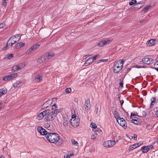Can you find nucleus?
Listing matches in <instances>:
<instances>
[{"label":"nucleus","instance_id":"f257e3e1","mask_svg":"<svg viewBox=\"0 0 158 158\" xmlns=\"http://www.w3.org/2000/svg\"><path fill=\"white\" fill-rule=\"evenodd\" d=\"M46 137L49 142L55 144L57 143L59 139L58 134L54 133L48 132L46 135Z\"/></svg>","mask_w":158,"mask_h":158},{"label":"nucleus","instance_id":"f03ea898","mask_svg":"<svg viewBox=\"0 0 158 158\" xmlns=\"http://www.w3.org/2000/svg\"><path fill=\"white\" fill-rule=\"evenodd\" d=\"M124 62L122 60L114 62L113 67V71L114 73H117L120 72L123 68Z\"/></svg>","mask_w":158,"mask_h":158},{"label":"nucleus","instance_id":"7ed1b4c3","mask_svg":"<svg viewBox=\"0 0 158 158\" xmlns=\"http://www.w3.org/2000/svg\"><path fill=\"white\" fill-rule=\"evenodd\" d=\"M80 120L78 118L76 119L75 116L73 115L72 118L70 120V124L74 127H78L79 125Z\"/></svg>","mask_w":158,"mask_h":158},{"label":"nucleus","instance_id":"20e7f679","mask_svg":"<svg viewBox=\"0 0 158 158\" xmlns=\"http://www.w3.org/2000/svg\"><path fill=\"white\" fill-rule=\"evenodd\" d=\"M16 42V40H14V37H11L8 40V43H7L6 46L3 48L2 49L3 50H6L9 48V46H11L12 45L15 43Z\"/></svg>","mask_w":158,"mask_h":158},{"label":"nucleus","instance_id":"39448f33","mask_svg":"<svg viewBox=\"0 0 158 158\" xmlns=\"http://www.w3.org/2000/svg\"><path fill=\"white\" fill-rule=\"evenodd\" d=\"M116 143L115 141L107 140L103 143V145L107 148H110L113 146Z\"/></svg>","mask_w":158,"mask_h":158},{"label":"nucleus","instance_id":"423d86ee","mask_svg":"<svg viewBox=\"0 0 158 158\" xmlns=\"http://www.w3.org/2000/svg\"><path fill=\"white\" fill-rule=\"evenodd\" d=\"M49 113V110H45L38 115L36 117V119L39 120H41L42 119L44 116Z\"/></svg>","mask_w":158,"mask_h":158},{"label":"nucleus","instance_id":"0eeeda50","mask_svg":"<svg viewBox=\"0 0 158 158\" xmlns=\"http://www.w3.org/2000/svg\"><path fill=\"white\" fill-rule=\"evenodd\" d=\"M24 64H20L18 65L14 66L12 67L11 71L15 72L18 71L20 69H23L24 67Z\"/></svg>","mask_w":158,"mask_h":158},{"label":"nucleus","instance_id":"6e6552de","mask_svg":"<svg viewBox=\"0 0 158 158\" xmlns=\"http://www.w3.org/2000/svg\"><path fill=\"white\" fill-rule=\"evenodd\" d=\"M55 117V116L54 115V114L53 113H52V112L51 111L45 118L44 119L46 122L52 121L54 119L53 118Z\"/></svg>","mask_w":158,"mask_h":158},{"label":"nucleus","instance_id":"1a4fd4ad","mask_svg":"<svg viewBox=\"0 0 158 158\" xmlns=\"http://www.w3.org/2000/svg\"><path fill=\"white\" fill-rule=\"evenodd\" d=\"M153 148V146L150 145L147 146H143L141 148V150L143 153H146L149 150Z\"/></svg>","mask_w":158,"mask_h":158},{"label":"nucleus","instance_id":"9d476101","mask_svg":"<svg viewBox=\"0 0 158 158\" xmlns=\"http://www.w3.org/2000/svg\"><path fill=\"white\" fill-rule=\"evenodd\" d=\"M118 120H117V122L122 127L125 128L127 127L126 125V123L125 120L123 118H119Z\"/></svg>","mask_w":158,"mask_h":158},{"label":"nucleus","instance_id":"9b49d317","mask_svg":"<svg viewBox=\"0 0 158 158\" xmlns=\"http://www.w3.org/2000/svg\"><path fill=\"white\" fill-rule=\"evenodd\" d=\"M37 130L40 135H45L46 137V135L48 133V132L42 127H37Z\"/></svg>","mask_w":158,"mask_h":158},{"label":"nucleus","instance_id":"f8f14e48","mask_svg":"<svg viewBox=\"0 0 158 158\" xmlns=\"http://www.w3.org/2000/svg\"><path fill=\"white\" fill-rule=\"evenodd\" d=\"M153 60L152 59L147 57L144 58L142 59L143 62L147 64H150L152 63Z\"/></svg>","mask_w":158,"mask_h":158},{"label":"nucleus","instance_id":"ddd939ff","mask_svg":"<svg viewBox=\"0 0 158 158\" xmlns=\"http://www.w3.org/2000/svg\"><path fill=\"white\" fill-rule=\"evenodd\" d=\"M54 53L53 52H50L45 55H43L46 61L52 58L54 56Z\"/></svg>","mask_w":158,"mask_h":158},{"label":"nucleus","instance_id":"4468645a","mask_svg":"<svg viewBox=\"0 0 158 158\" xmlns=\"http://www.w3.org/2000/svg\"><path fill=\"white\" fill-rule=\"evenodd\" d=\"M85 110L88 112L90 108V101L89 99H87L86 100L85 104Z\"/></svg>","mask_w":158,"mask_h":158},{"label":"nucleus","instance_id":"2eb2a0df","mask_svg":"<svg viewBox=\"0 0 158 158\" xmlns=\"http://www.w3.org/2000/svg\"><path fill=\"white\" fill-rule=\"evenodd\" d=\"M110 42V40H102L98 44V45L99 47H102L108 43H109Z\"/></svg>","mask_w":158,"mask_h":158},{"label":"nucleus","instance_id":"dca6fc26","mask_svg":"<svg viewBox=\"0 0 158 158\" xmlns=\"http://www.w3.org/2000/svg\"><path fill=\"white\" fill-rule=\"evenodd\" d=\"M52 103V101L50 100H48L46 102H45L43 105L42 108H47Z\"/></svg>","mask_w":158,"mask_h":158},{"label":"nucleus","instance_id":"f3484780","mask_svg":"<svg viewBox=\"0 0 158 158\" xmlns=\"http://www.w3.org/2000/svg\"><path fill=\"white\" fill-rule=\"evenodd\" d=\"M156 40L151 39L148 41L146 43L147 45L148 46H151L155 45L156 43Z\"/></svg>","mask_w":158,"mask_h":158},{"label":"nucleus","instance_id":"a211bd4d","mask_svg":"<svg viewBox=\"0 0 158 158\" xmlns=\"http://www.w3.org/2000/svg\"><path fill=\"white\" fill-rule=\"evenodd\" d=\"M141 144V143H135L133 145H132L131 146H130L129 148V151H132L134 149L136 148L137 147L139 146Z\"/></svg>","mask_w":158,"mask_h":158},{"label":"nucleus","instance_id":"6ab92c4d","mask_svg":"<svg viewBox=\"0 0 158 158\" xmlns=\"http://www.w3.org/2000/svg\"><path fill=\"white\" fill-rule=\"evenodd\" d=\"M22 82L21 81H17L14 84L13 87L15 88H19L22 86Z\"/></svg>","mask_w":158,"mask_h":158},{"label":"nucleus","instance_id":"aec40b11","mask_svg":"<svg viewBox=\"0 0 158 158\" xmlns=\"http://www.w3.org/2000/svg\"><path fill=\"white\" fill-rule=\"evenodd\" d=\"M25 44L23 42H19L15 45V48L16 49H19L24 46Z\"/></svg>","mask_w":158,"mask_h":158},{"label":"nucleus","instance_id":"412c9836","mask_svg":"<svg viewBox=\"0 0 158 158\" xmlns=\"http://www.w3.org/2000/svg\"><path fill=\"white\" fill-rule=\"evenodd\" d=\"M93 60L91 57L89 58L85 62L84 65L85 66H87L89 65L90 64L93 62Z\"/></svg>","mask_w":158,"mask_h":158},{"label":"nucleus","instance_id":"4be33fe9","mask_svg":"<svg viewBox=\"0 0 158 158\" xmlns=\"http://www.w3.org/2000/svg\"><path fill=\"white\" fill-rule=\"evenodd\" d=\"M7 89L4 88L0 90V97H1L3 95L5 94L7 92Z\"/></svg>","mask_w":158,"mask_h":158},{"label":"nucleus","instance_id":"5701e85b","mask_svg":"<svg viewBox=\"0 0 158 158\" xmlns=\"http://www.w3.org/2000/svg\"><path fill=\"white\" fill-rule=\"evenodd\" d=\"M42 77L40 75H37L35 77V79L36 82H40L42 80Z\"/></svg>","mask_w":158,"mask_h":158},{"label":"nucleus","instance_id":"b1692460","mask_svg":"<svg viewBox=\"0 0 158 158\" xmlns=\"http://www.w3.org/2000/svg\"><path fill=\"white\" fill-rule=\"evenodd\" d=\"M9 76L10 80H11L16 77L18 76V74L16 73L9 75Z\"/></svg>","mask_w":158,"mask_h":158},{"label":"nucleus","instance_id":"393cba45","mask_svg":"<svg viewBox=\"0 0 158 158\" xmlns=\"http://www.w3.org/2000/svg\"><path fill=\"white\" fill-rule=\"evenodd\" d=\"M131 122L136 124H139L140 121L137 118H135V119H133L131 120Z\"/></svg>","mask_w":158,"mask_h":158},{"label":"nucleus","instance_id":"a878e982","mask_svg":"<svg viewBox=\"0 0 158 158\" xmlns=\"http://www.w3.org/2000/svg\"><path fill=\"white\" fill-rule=\"evenodd\" d=\"M45 58L44 57V55H42L41 58H39L38 60V62L39 63H41L43 62L46 61L45 59Z\"/></svg>","mask_w":158,"mask_h":158},{"label":"nucleus","instance_id":"bb28decb","mask_svg":"<svg viewBox=\"0 0 158 158\" xmlns=\"http://www.w3.org/2000/svg\"><path fill=\"white\" fill-rule=\"evenodd\" d=\"M61 111V109H55L54 110L52 111V113L55 116L57 114V113L60 112Z\"/></svg>","mask_w":158,"mask_h":158},{"label":"nucleus","instance_id":"cd10ccee","mask_svg":"<svg viewBox=\"0 0 158 158\" xmlns=\"http://www.w3.org/2000/svg\"><path fill=\"white\" fill-rule=\"evenodd\" d=\"M63 125L64 126L66 127L67 126L68 124V120L66 118H63Z\"/></svg>","mask_w":158,"mask_h":158},{"label":"nucleus","instance_id":"c85d7f7f","mask_svg":"<svg viewBox=\"0 0 158 158\" xmlns=\"http://www.w3.org/2000/svg\"><path fill=\"white\" fill-rule=\"evenodd\" d=\"M40 46V45L39 44H36L35 45L33 46H32L31 48L32 50H35L36 49H37Z\"/></svg>","mask_w":158,"mask_h":158},{"label":"nucleus","instance_id":"c756f323","mask_svg":"<svg viewBox=\"0 0 158 158\" xmlns=\"http://www.w3.org/2000/svg\"><path fill=\"white\" fill-rule=\"evenodd\" d=\"M2 80L5 81H9L10 80L9 75L3 77L2 79Z\"/></svg>","mask_w":158,"mask_h":158},{"label":"nucleus","instance_id":"7c9ffc66","mask_svg":"<svg viewBox=\"0 0 158 158\" xmlns=\"http://www.w3.org/2000/svg\"><path fill=\"white\" fill-rule=\"evenodd\" d=\"M115 117V118L116 119L117 121V120H118L119 118H120L119 116V113L118 112H115V113H113Z\"/></svg>","mask_w":158,"mask_h":158},{"label":"nucleus","instance_id":"2f4dec72","mask_svg":"<svg viewBox=\"0 0 158 158\" xmlns=\"http://www.w3.org/2000/svg\"><path fill=\"white\" fill-rule=\"evenodd\" d=\"M156 98H153L151 99V106L154 105L156 102Z\"/></svg>","mask_w":158,"mask_h":158},{"label":"nucleus","instance_id":"473e14b6","mask_svg":"<svg viewBox=\"0 0 158 158\" xmlns=\"http://www.w3.org/2000/svg\"><path fill=\"white\" fill-rule=\"evenodd\" d=\"M32 51V50L30 48L29 49H28L25 52V54L26 55H28L29 54H30L31 52Z\"/></svg>","mask_w":158,"mask_h":158},{"label":"nucleus","instance_id":"72a5a7b5","mask_svg":"<svg viewBox=\"0 0 158 158\" xmlns=\"http://www.w3.org/2000/svg\"><path fill=\"white\" fill-rule=\"evenodd\" d=\"M97 135L98 134L97 133H95L93 134L91 136V139H95L97 137Z\"/></svg>","mask_w":158,"mask_h":158},{"label":"nucleus","instance_id":"f704fd0d","mask_svg":"<svg viewBox=\"0 0 158 158\" xmlns=\"http://www.w3.org/2000/svg\"><path fill=\"white\" fill-rule=\"evenodd\" d=\"M72 144L75 146H77L78 145V143L74 139H72L71 140Z\"/></svg>","mask_w":158,"mask_h":158},{"label":"nucleus","instance_id":"c9c22d12","mask_svg":"<svg viewBox=\"0 0 158 158\" xmlns=\"http://www.w3.org/2000/svg\"><path fill=\"white\" fill-rule=\"evenodd\" d=\"M13 57V55L12 54H10L9 55H6V58L8 59H10L12 58Z\"/></svg>","mask_w":158,"mask_h":158},{"label":"nucleus","instance_id":"e433bc0d","mask_svg":"<svg viewBox=\"0 0 158 158\" xmlns=\"http://www.w3.org/2000/svg\"><path fill=\"white\" fill-rule=\"evenodd\" d=\"M136 3V0H132L131 2L129 3V5L130 6H132L134 4H135Z\"/></svg>","mask_w":158,"mask_h":158},{"label":"nucleus","instance_id":"4c0bfd02","mask_svg":"<svg viewBox=\"0 0 158 158\" xmlns=\"http://www.w3.org/2000/svg\"><path fill=\"white\" fill-rule=\"evenodd\" d=\"M151 7L150 5H148L147 6H145L143 9V11L144 12L146 11Z\"/></svg>","mask_w":158,"mask_h":158},{"label":"nucleus","instance_id":"58836bf2","mask_svg":"<svg viewBox=\"0 0 158 158\" xmlns=\"http://www.w3.org/2000/svg\"><path fill=\"white\" fill-rule=\"evenodd\" d=\"M90 126L93 128H95L97 127L96 124L92 123H91Z\"/></svg>","mask_w":158,"mask_h":158},{"label":"nucleus","instance_id":"ea45409f","mask_svg":"<svg viewBox=\"0 0 158 158\" xmlns=\"http://www.w3.org/2000/svg\"><path fill=\"white\" fill-rule=\"evenodd\" d=\"M8 1V0H2V5L3 6H6Z\"/></svg>","mask_w":158,"mask_h":158},{"label":"nucleus","instance_id":"a19ab883","mask_svg":"<svg viewBox=\"0 0 158 158\" xmlns=\"http://www.w3.org/2000/svg\"><path fill=\"white\" fill-rule=\"evenodd\" d=\"M67 93H69L71 92V89L70 88H67L65 90Z\"/></svg>","mask_w":158,"mask_h":158},{"label":"nucleus","instance_id":"79ce46f5","mask_svg":"<svg viewBox=\"0 0 158 158\" xmlns=\"http://www.w3.org/2000/svg\"><path fill=\"white\" fill-rule=\"evenodd\" d=\"M21 36V35L19 34L16 35H14L13 37H14V38H19V40L20 39Z\"/></svg>","mask_w":158,"mask_h":158},{"label":"nucleus","instance_id":"37998d69","mask_svg":"<svg viewBox=\"0 0 158 158\" xmlns=\"http://www.w3.org/2000/svg\"><path fill=\"white\" fill-rule=\"evenodd\" d=\"M99 56V55L98 54L96 55H95L94 56L91 58V59H92V60L93 61L94 60H95L96 59V58Z\"/></svg>","mask_w":158,"mask_h":158},{"label":"nucleus","instance_id":"c03bdc74","mask_svg":"<svg viewBox=\"0 0 158 158\" xmlns=\"http://www.w3.org/2000/svg\"><path fill=\"white\" fill-rule=\"evenodd\" d=\"M112 112H113V114L115 113V112H116V109L115 107H113L112 108Z\"/></svg>","mask_w":158,"mask_h":158},{"label":"nucleus","instance_id":"a18cd8bd","mask_svg":"<svg viewBox=\"0 0 158 158\" xmlns=\"http://www.w3.org/2000/svg\"><path fill=\"white\" fill-rule=\"evenodd\" d=\"M108 59H101L100 60V62H106L108 61Z\"/></svg>","mask_w":158,"mask_h":158},{"label":"nucleus","instance_id":"49530a36","mask_svg":"<svg viewBox=\"0 0 158 158\" xmlns=\"http://www.w3.org/2000/svg\"><path fill=\"white\" fill-rule=\"evenodd\" d=\"M137 135L136 134H134L132 137V138L134 140H136L137 139Z\"/></svg>","mask_w":158,"mask_h":158},{"label":"nucleus","instance_id":"de8ad7c7","mask_svg":"<svg viewBox=\"0 0 158 158\" xmlns=\"http://www.w3.org/2000/svg\"><path fill=\"white\" fill-rule=\"evenodd\" d=\"M135 67L137 68H144L145 67L144 66H143L141 65H137L135 66Z\"/></svg>","mask_w":158,"mask_h":158},{"label":"nucleus","instance_id":"09e8293b","mask_svg":"<svg viewBox=\"0 0 158 158\" xmlns=\"http://www.w3.org/2000/svg\"><path fill=\"white\" fill-rule=\"evenodd\" d=\"M91 55H85V56H83V59H85L87 57H89V56H90Z\"/></svg>","mask_w":158,"mask_h":158},{"label":"nucleus","instance_id":"8fccbe9b","mask_svg":"<svg viewBox=\"0 0 158 158\" xmlns=\"http://www.w3.org/2000/svg\"><path fill=\"white\" fill-rule=\"evenodd\" d=\"M5 25V23H2L0 24V28H2L4 27Z\"/></svg>","mask_w":158,"mask_h":158},{"label":"nucleus","instance_id":"3c124183","mask_svg":"<svg viewBox=\"0 0 158 158\" xmlns=\"http://www.w3.org/2000/svg\"><path fill=\"white\" fill-rule=\"evenodd\" d=\"M70 157L69 156V153H68L67 155H66L64 156V158H69Z\"/></svg>","mask_w":158,"mask_h":158},{"label":"nucleus","instance_id":"603ef678","mask_svg":"<svg viewBox=\"0 0 158 158\" xmlns=\"http://www.w3.org/2000/svg\"><path fill=\"white\" fill-rule=\"evenodd\" d=\"M74 101L76 102H78V99L77 98H74Z\"/></svg>","mask_w":158,"mask_h":158},{"label":"nucleus","instance_id":"864d4df0","mask_svg":"<svg viewBox=\"0 0 158 158\" xmlns=\"http://www.w3.org/2000/svg\"><path fill=\"white\" fill-rule=\"evenodd\" d=\"M119 85L122 88L123 87V84L122 82H120L119 83Z\"/></svg>","mask_w":158,"mask_h":158},{"label":"nucleus","instance_id":"5fc2aeb1","mask_svg":"<svg viewBox=\"0 0 158 158\" xmlns=\"http://www.w3.org/2000/svg\"><path fill=\"white\" fill-rule=\"evenodd\" d=\"M52 107H55V108H57V106L56 104H54L52 106Z\"/></svg>","mask_w":158,"mask_h":158},{"label":"nucleus","instance_id":"6e6d98bb","mask_svg":"<svg viewBox=\"0 0 158 158\" xmlns=\"http://www.w3.org/2000/svg\"><path fill=\"white\" fill-rule=\"evenodd\" d=\"M56 100V98H53L51 100L52 101V102H54Z\"/></svg>","mask_w":158,"mask_h":158},{"label":"nucleus","instance_id":"4d7b16f0","mask_svg":"<svg viewBox=\"0 0 158 158\" xmlns=\"http://www.w3.org/2000/svg\"><path fill=\"white\" fill-rule=\"evenodd\" d=\"M45 126L48 127L50 126V125L49 123H47L45 124Z\"/></svg>","mask_w":158,"mask_h":158},{"label":"nucleus","instance_id":"13d9d810","mask_svg":"<svg viewBox=\"0 0 158 158\" xmlns=\"http://www.w3.org/2000/svg\"><path fill=\"white\" fill-rule=\"evenodd\" d=\"M120 104L122 106L124 103V101L123 100H121L120 102Z\"/></svg>","mask_w":158,"mask_h":158},{"label":"nucleus","instance_id":"bf43d9fd","mask_svg":"<svg viewBox=\"0 0 158 158\" xmlns=\"http://www.w3.org/2000/svg\"><path fill=\"white\" fill-rule=\"evenodd\" d=\"M154 65H158V60L155 63Z\"/></svg>","mask_w":158,"mask_h":158},{"label":"nucleus","instance_id":"052dcab7","mask_svg":"<svg viewBox=\"0 0 158 158\" xmlns=\"http://www.w3.org/2000/svg\"><path fill=\"white\" fill-rule=\"evenodd\" d=\"M69 156L70 157L72 156L73 155V153H70V152H69Z\"/></svg>","mask_w":158,"mask_h":158},{"label":"nucleus","instance_id":"680f3d73","mask_svg":"<svg viewBox=\"0 0 158 158\" xmlns=\"http://www.w3.org/2000/svg\"><path fill=\"white\" fill-rule=\"evenodd\" d=\"M135 114H134L133 113H131V116H135Z\"/></svg>","mask_w":158,"mask_h":158},{"label":"nucleus","instance_id":"e2e57ef3","mask_svg":"<svg viewBox=\"0 0 158 158\" xmlns=\"http://www.w3.org/2000/svg\"><path fill=\"white\" fill-rule=\"evenodd\" d=\"M156 115L158 117V110L156 112Z\"/></svg>","mask_w":158,"mask_h":158},{"label":"nucleus","instance_id":"0e129e2a","mask_svg":"<svg viewBox=\"0 0 158 158\" xmlns=\"http://www.w3.org/2000/svg\"><path fill=\"white\" fill-rule=\"evenodd\" d=\"M56 109V108H55V107H52V111H53L55 109Z\"/></svg>","mask_w":158,"mask_h":158},{"label":"nucleus","instance_id":"69168bd1","mask_svg":"<svg viewBox=\"0 0 158 158\" xmlns=\"http://www.w3.org/2000/svg\"><path fill=\"white\" fill-rule=\"evenodd\" d=\"M97 131H102L101 130V129H100L99 128H98L97 129Z\"/></svg>","mask_w":158,"mask_h":158},{"label":"nucleus","instance_id":"338daca9","mask_svg":"<svg viewBox=\"0 0 158 158\" xmlns=\"http://www.w3.org/2000/svg\"><path fill=\"white\" fill-rule=\"evenodd\" d=\"M155 69L157 71H158V68H155Z\"/></svg>","mask_w":158,"mask_h":158},{"label":"nucleus","instance_id":"774afa93","mask_svg":"<svg viewBox=\"0 0 158 158\" xmlns=\"http://www.w3.org/2000/svg\"><path fill=\"white\" fill-rule=\"evenodd\" d=\"M0 158H5L3 156H2Z\"/></svg>","mask_w":158,"mask_h":158}]
</instances>
